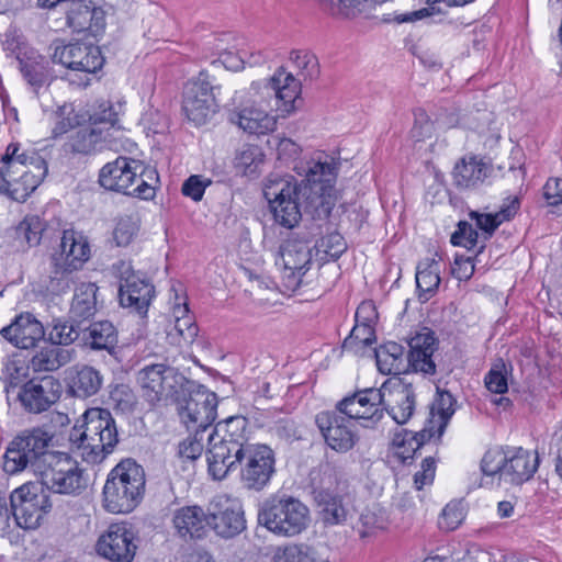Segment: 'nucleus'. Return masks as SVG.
<instances>
[{
  "label": "nucleus",
  "mask_w": 562,
  "mask_h": 562,
  "mask_svg": "<svg viewBox=\"0 0 562 562\" xmlns=\"http://www.w3.org/2000/svg\"><path fill=\"white\" fill-rule=\"evenodd\" d=\"M337 164L311 161L305 178L297 183L292 177L269 178L263 195L269 202L276 223L293 228L299 224L302 212L314 220L327 218L335 205V182Z\"/></svg>",
  "instance_id": "nucleus-1"
},
{
  "label": "nucleus",
  "mask_w": 562,
  "mask_h": 562,
  "mask_svg": "<svg viewBox=\"0 0 562 562\" xmlns=\"http://www.w3.org/2000/svg\"><path fill=\"white\" fill-rule=\"evenodd\" d=\"M254 99L250 104L231 114V121L249 134H266L276 128L277 120L268 113L270 101L274 99L278 110L290 114L301 92L300 81L293 75L279 70L263 83L254 82L250 88Z\"/></svg>",
  "instance_id": "nucleus-2"
},
{
  "label": "nucleus",
  "mask_w": 562,
  "mask_h": 562,
  "mask_svg": "<svg viewBox=\"0 0 562 562\" xmlns=\"http://www.w3.org/2000/svg\"><path fill=\"white\" fill-rule=\"evenodd\" d=\"M69 442L86 462H102L119 442L111 412L101 407L87 409L82 415V424L75 425L70 430Z\"/></svg>",
  "instance_id": "nucleus-3"
},
{
  "label": "nucleus",
  "mask_w": 562,
  "mask_h": 562,
  "mask_svg": "<svg viewBox=\"0 0 562 562\" xmlns=\"http://www.w3.org/2000/svg\"><path fill=\"white\" fill-rule=\"evenodd\" d=\"M248 426L244 416H232L217 423L209 435L207 472L213 480H224L227 476L225 464L254 445L249 442Z\"/></svg>",
  "instance_id": "nucleus-4"
},
{
  "label": "nucleus",
  "mask_w": 562,
  "mask_h": 562,
  "mask_svg": "<svg viewBox=\"0 0 562 562\" xmlns=\"http://www.w3.org/2000/svg\"><path fill=\"white\" fill-rule=\"evenodd\" d=\"M145 471L132 459L122 460L109 473L103 487V506L113 514L134 510L145 494Z\"/></svg>",
  "instance_id": "nucleus-5"
},
{
  "label": "nucleus",
  "mask_w": 562,
  "mask_h": 562,
  "mask_svg": "<svg viewBox=\"0 0 562 562\" xmlns=\"http://www.w3.org/2000/svg\"><path fill=\"white\" fill-rule=\"evenodd\" d=\"M53 435L33 427L19 432L8 445L3 457V470L10 475L31 471L38 475L55 451L50 450Z\"/></svg>",
  "instance_id": "nucleus-6"
},
{
  "label": "nucleus",
  "mask_w": 562,
  "mask_h": 562,
  "mask_svg": "<svg viewBox=\"0 0 562 562\" xmlns=\"http://www.w3.org/2000/svg\"><path fill=\"white\" fill-rule=\"evenodd\" d=\"M257 519L260 526L282 537H294L306 529L308 508L297 498L273 494L260 503Z\"/></svg>",
  "instance_id": "nucleus-7"
},
{
  "label": "nucleus",
  "mask_w": 562,
  "mask_h": 562,
  "mask_svg": "<svg viewBox=\"0 0 562 562\" xmlns=\"http://www.w3.org/2000/svg\"><path fill=\"white\" fill-rule=\"evenodd\" d=\"M155 173L142 161L120 156L101 168L99 183L106 190L147 200L155 194L154 187L147 181Z\"/></svg>",
  "instance_id": "nucleus-8"
},
{
  "label": "nucleus",
  "mask_w": 562,
  "mask_h": 562,
  "mask_svg": "<svg viewBox=\"0 0 562 562\" xmlns=\"http://www.w3.org/2000/svg\"><path fill=\"white\" fill-rule=\"evenodd\" d=\"M88 238L72 228L64 229L58 249L52 255V270L48 288L54 293L64 292L70 286L71 273L79 270L90 259Z\"/></svg>",
  "instance_id": "nucleus-9"
},
{
  "label": "nucleus",
  "mask_w": 562,
  "mask_h": 562,
  "mask_svg": "<svg viewBox=\"0 0 562 562\" xmlns=\"http://www.w3.org/2000/svg\"><path fill=\"white\" fill-rule=\"evenodd\" d=\"M225 465H227V475L239 470L244 487L259 492L269 484L276 473V456L269 446L254 443Z\"/></svg>",
  "instance_id": "nucleus-10"
},
{
  "label": "nucleus",
  "mask_w": 562,
  "mask_h": 562,
  "mask_svg": "<svg viewBox=\"0 0 562 562\" xmlns=\"http://www.w3.org/2000/svg\"><path fill=\"white\" fill-rule=\"evenodd\" d=\"M143 396L150 406L171 400L180 403V393L186 385H192L177 369L164 363L144 367L137 373Z\"/></svg>",
  "instance_id": "nucleus-11"
},
{
  "label": "nucleus",
  "mask_w": 562,
  "mask_h": 562,
  "mask_svg": "<svg viewBox=\"0 0 562 562\" xmlns=\"http://www.w3.org/2000/svg\"><path fill=\"white\" fill-rule=\"evenodd\" d=\"M180 393L178 413L188 430L205 432L217 417L218 397L203 385L191 381Z\"/></svg>",
  "instance_id": "nucleus-12"
},
{
  "label": "nucleus",
  "mask_w": 562,
  "mask_h": 562,
  "mask_svg": "<svg viewBox=\"0 0 562 562\" xmlns=\"http://www.w3.org/2000/svg\"><path fill=\"white\" fill-rule=\"evenodd\" d=\"M48 171L43 157H33L29 165L12 160L0 168V194L24 202L41 184Z\"/></svg>",
  "instance_id": "nucleus-13"
},
{
  "label": "nucleus",
  "mask_w": 562,
  "mask_h": 562,
  "mask_svg": "<svg viewBox=\"0 0 562 562\" xmlns=\"http://www.w3.org/2000/svg\"><path fill=\"white\" fill-rule=\"evenodd\" d=\"M38 475L42 484L57 494L79 495L88 487L83 470L63 452L55 451Z\"/></svg>",
  "instance_id": "nucleus-14"
},
{
  "label": "nucleus",
  "mask_w": 562,
  "mask_h": 562,
  "mask_svg": "<svg viewBox=\"0 0 562 562\" xmlns=\"http://www.w3.org/2000/svg\"><path fill=\"white\" fill-rule=\"evenodd\" d=\"M10 513L16 525L23 529H35L50 510L52 503L47 493L34 484H24L10 495Z\"/></svg>",
  "instance_id": "nucleus-15"
},
{
  "label": "nucleus",
  "mask_w": 562,
  "mask_h": 562,
  "mask_svg": "<svg viewBox=\"0 0 562 562\" xmlns=\"http://www.w3.org/2000/svg\"><path fill=\"white\" fill-rule=\"evenodd\" d=\"M50 48H53L52 61L74 71L94 74L104 65L100 47L92 43L63 44L60 41H55Z\"/></svg>",
  "instance_id": "nucleus-16"
},
{
  "label": "nucleus",
  "mask_w": 562,
  "mask_h": 562,
  "mask_svg": "<svg viewBox=\"0 0 562 562\" xmlns=\"http://www.w3.org/2000/svg\"><path fill=\"white\" fill-rule=\"evenodd\" d=\"M217 110L209 75L201 71L183 90L182 111L195 125L205 124Z\"/></svg>",
  "instance_id": "nucleus-17"
},
{
  "label": "nucleus",
  "mask_w": 562,
  "mask_h": 562,
  "mask_svg": "<svg viewBox=\"0 0 562 562\" xmlns=\"http://www.w3.org/2000/svg\"><path fill=\"white\" fill-rule=\"evenodd\" d=\"M277 266L282 268L283 285L291 291L296 290L312 262V247L305 240L289 238L279 250Z\"/></svg>",
  "instance_id": "nucleus-18"
},
{
  "label": "nucleus",
  "mask_w": 562,
  "mask_h": 562,
  "mask_svg": "<svg viewBox=\"0 0 562 562\" xmlns=\"http://www.w3.org/2000/svg\"><path fill=\"white\" fill-rule=\"evenodd\" d=\"M61 384L53 375L32 378L22 384L16 398L22 408L30 414H41L58 402Z\"/></svg>",
  "instance_id": "nucleus-19"
},
{
  "label": "nucleus",
  "mask_w": 562,
  "mask_h": 562,
  "mask_svg": "<svg viewBox=\"0 0 562 562\" xmlns=\"http://www.w3.org/2000/svg\"><path fill=\"white\" fill-rule=\"evenodd\" d=\"M384 397V384L381 389H364L339 401L337 409L349 419H362L364 427H372L383 417Z\"/></svg>",
  "instance_id": "nucleus-20"
},
{
  "label": "nucleus",
  "mask_w": 562,
  "mask_h": 562,
  "mask_svg": "<svg viewBox=\"0 0 562 562\" xmlns=\"http://www.w3.org/2000/svg\"><path fill=\"white\" fill-rule=\"evenodd\" d=\"M117 270L121 280L119 288L120 304L145 315L155 294L154 285L145 277L136 273L128 262L122 261Z\"/></svg>",
  "instance_id": "nucleus-21"
},
{
  "label": "nucleus",
  "mask_w": 562,
  "mask_h": 562,
  "mask_svg": "<svg viewBox=\"0 0 562 562\" xmlns=\"http://www.w3.org/2000/svg\"><path fill=\"white\" fill-rule=\"evenodd\" d=\"M352 420L337 408L321 412L315 417L316 426L326 445L330 449L342 453L351 450L359 440L358 435L352 429Z\"/></svg>",
  "instance_id": "nucleus-22"
},
{
  "label": "nucleus",
  "mask_w": 562,
  "mask_h": 562,
  "mask_svg": "<svg viewBox=\"0 0 562 562\" xmlns=\"http://www.w3.org/2000/svg\"><path fill=\"white\" fill-rule=\"evenodd\" d=\"M218 537L231 539L246 529L241 505L226 497H218L209 505V530Z\"/></svg>",
  "instance_id": "nucleus-23"
},
{
  "label": "nucleus",
  "mask_w": 562,
  "mask_h": 562,
  "mask_svg": "<svg viewBox=\"0 0 562 562\" xmlns=\"http://www.w3.org/2000/svg\"><path fill=\"white\" fill-rule=\"evenodd\" d=\"M137 546L132 530L123 524H113L97 542V551L113 562H131Z\"/></svg>",
  "instance_id": "nucleus-24"
},
{
  "label": "nucleus",
  "mask_w": 562,
  "mask_h": 562,
  "mask_svg": "<svg viewBox=\"0 0 562 562\" xmlns=\"http://www.w3.org/2000/svg\"><path fill=\"white\" fill-rule=\"evenodd\" d=\"M385 397L383 412L386 411L395 423L403 425L413 416L416 396L411 383L402 379L389 380L384 383Z\"/></svg>",
  "instance_id": "nucleus-25"
},
{
  "label": "nucleus",
  "mask_w": 562,
  "mask_h": 562,
  "mask_svg": "<svg viewBox=\"0 0 562 562\" xmlns=\"http://www.w3.org/2000/svg\"><path fill=\"white\" fill-rule=\"evenodd\" d=\"M0 335L12 346L29 349L44 338L45 330L42 323L31 313H21L10 325L0 330Z\"/></svg>",
  "instance_id": "nucleus-26"
},
{
  "label": "nucleus",
  "mask_w": 562,
  "mask_h": 562,
  "mask_svg": "<svg viewBox=\"0 0 562 562\" xmlns=\"http://www.w3.org/2000/svg\"><path fill=\"white\" fill-rule=\"evenodd\" d=\"M172 526L184 541L203 539L209 533V509L199 505L180 507L173 513Z\"/></svg>",
  "instance_id": "nucleus-27"
},
{
  "label": "nucleus",
  "mask_w": 562,
  "mask_h": 562,
  "mask_svg": "<svg viewBox=\"0 0 562 562\" xmlns=\"http://www.w3.org/2000/svg\"><path fill=\"white\" fill-rule=\"evenodd\" d=\"M437 348V338L430 330L416 334L409 341V352L407 356L408 367L414 372L424 374H435L436 364L432 360L434 351Z\"/></svg>",
  "instance_id": "nucleus-28"
},
{
  "label": "nucleus",
  "mask_w": 562,
  "mask_h": 562,
  "mask_svg": "<svg viewBox=\"0 0 562 562\" xmlns=\"http://www.w3.org/2000/svg\"><path fill=\"white\" fill-rule=\"evenodd\" d=\"M67 391L77 398L95 395L102 387L103 376L99 370L87 364H77L67 370Z\"/></svg>",
  "instance_id": "nucleus-29"
},
{
  "label": "nucleus",
  "mask_w": 562,
  "mask_h": 562,
  "mask_svg": "<svg viewBox=\"0 0 562 562\" xmlns=\"http://www.w3.org/2000/svg\"><path fill=\"white\" fill-rule=\"evenodd\" d=\"M538 459L522 448L508 451L504 467V480L512 484H522L531 479L537 471Z\"/></svg>",
  "instance_id": "nucleus-30"
},
{
  "label": "nucleus",
  "mask_w": 562,
  "mask_h": 562,
  "mask_svg": "<svg viewBox=\"0 0 562 562\" xmlns=\"http://www.w3.org/2000/svg\"><path fill=\"white\" fill-rule=\"evenodd\" d=\"M117 342V330L109 321L94 322L81 330V345L88 349L113 355Z\"/></svg>",
  "instance_id": "nucleus-31"
},
{
  "label": "nucleus",
  "mask_w": 562,
  "mask_h": 562,
  "mask_svg": "<svg viewBox=\"0 0 562 562\" xmlns=\"http://www.w3.org/2000/svg\"><path fill=\"white\" fill-rule=\"evenodd\" d=\"M18 61L24 79L35 91L52 80L48 60L35 50H25L23 55L19 53Z\"/></svg>",
  "instance_id": "nucleus-32"
},
{
  "label": "nucleus",
  "mask_w": 562,
  "mask_h": 562,
  "mask_svg": "<svg viewBox=\"0 0 562 562\" xmlns=\"http://www.w3.org/2000/svg\"><path fill=\"white\" fill-rule=\"evenodd\" d=\"M110 137L111 134H108V131L88 124L80 126L68 137L65 148L74 154L87 155L95 150L99 144L108 142Z\"/></svg>",
  "instance_id": "nucleus-33"
},
{
  "label": "nucleus",
  "mask_w": 562,
  "mask_h": 562,
  "mask_svg": "<svg viewBox=\"0 0 562 562\" xmlns=\"http://www.w3.org/2000/svg\"><path fill=\"white\" fill-rule=\"evenodd\" d=\"M72 356L74 350L52 345L45 346L34 352L29 367L34 373L53 372L69 363Z\"/></svg>",
  "instance_id": "nucleus-34"
},
{
  "label": "nucleus",
  "mask_w": 562,
  "mask_h": 562,
  "mask_svg": "<svg viewBox=\"0 0 562 562\" xmlns=\"http://www.w3.org/2000/svg\"><path fill=\"white\" fill-rule=\"evenodd\" d=\"M98 286L94 283H81L75 289L70 307V318L80 324L92 318L97 313Z\"/></svg>",
  "instance_id": "nucleus-35"
},
{
  "label": "nucleus",
  "mask_w": 562,
  "mask_h": 562,
  "mask_svg": "<svg viewBox=\"0 0 562 562\" xmlns=\"http://www.w3.org/2000/svg\"><path fill=\"white\" fill-rule=\"evenodd\" d=\"M488 167L475 157L461 159L453 169V182L460 189L474 188L487 177Z\"/></svg>",
  "instance_id": "nucleus-36"
},
{
  "label": "nucleus",
  "mask_w": 562,
  "mask_h": 562,
  "mask_svg": "<svg viewBox=\"0 0 562 562\" xmlns=\"http://www.w3.org/2000/svg\"><path fill=\"white\" fill-rule=\"evenodd\" d=\"M440 284V266L435 258L422 260L416 270V288L422 301H428Z\"/></svg>",
  "instance_id": "nucleus-37"
},
{
  "label": "nucleus",
  "mask_w": 562,
  "mask_h": 562,
  "mask_svg": "<svg viewBox=\"0 0 562 562\" xmlns=\"http://www.w3.org/2000/svg\"><path fill=\"white\" fill-rule=\"evenodd\" d=\"M314 499L321 508L322 519L326 525H338L346 520L347 512L341 497L324 488L313 491Z\"/></svg>",
  "instance_id": "nucleus-38"
},
{
  "label": "nucleus",
  "mask_w": 562,
  "mask_h": 562,
  "mask_svg": "<svg viewBox=\"0 0 562 562\" xmlns=\"http://www.w3.org/2000/svg\"><path fill=\"white\" fill-rule=\"evenodd\" d=\"M376 367L383 374H400L404 370V347L387 341L374 350Z\"/></svg>",
  "instance_id": "nucleus-39"
},
{
  "label": "nucleus",
  "mask_w": 562,
  "mask_h": 562,
  "mask_svg": "<svg viewBox=\"0 0 562 562\" xmlns=\"http://www.w3.org/2000/svg\"><path fill=\"white\" fill-rule=\"evenodd\" d=\"M518 209L519 200L514 198L509 200L508 203L504 204L496 213H479L472 211L470 217L475 221L477 228L487 234V237H491L502 223L514 217Z\"/></svg>",
  "instance_id": "nucleus-40"
},
{
  "label": "nucleus",
  "mask_w": 562,
  "mask_h": 562,
  "mask_svg": "<svg viewBox=\"0 0 562 562\" xmlns=\"http://www.w3.org/2000/svg\"><path fill=\"white\" fill-rule=\"evenodd\" d=\"M29 364L25 366L23 361L18 359H7L0 373V381L3 383L7 396L15 389H20L25 383L29 376Z\"/></svg>",
  "instance_id": "nucleus-41"
},
{
  "label": "nucleus",
  "mask_w": 562,
  "mask_h": 562,
  "mask_svg": "<svg viewBox=\"0 0 562 562\" xmlns=\"http://www.w3.org/2000/svg\"><path fill=\"white\" fill-rule=\"evenodd\" d=\"M109 400L115 413L125 416L134 414L138 405V400L133 389L124 383L111 386Z\"/></svg>",
  "instance_id": "nucleus-42"
},
{
  "label": "nucleus",
  "mask_w": 562,
  "mask_h": 562,
  "mask_svg": "<svg viewBox=\"0 0 562 562\" xmlns=\"http://www.w3.org/2000/svg\"><path fill=\"white\" fill-rule=\"evenodd\" d=\"M46 229V224L38 215L26 216L16 227L15 235L21 241H24L27 247L40 245L43 234Z\"/></svg>",
  "instance_id": "nucleus-43"
},
{
  "label": "nucleus",
  "mask_w": 562,
  "mask_h": 562,
  "mask_svg": "<svg viewBox=\"0 0 562 562\" xmlns=\"http://www.w3.org/2000/svg\"><path fill=\"white\" fill-rule=\"evenodd\" d=\"M375 340L373 325L370 324V317L364 316L363 322H356L350 335L344 340L342 347L357 352L359 347H368Z\"/></svg>",
  "instance_id": "nucleus-44"
},
{
  "label": "nucleus",
  "mask_w": 562,
  "mask_h": 562,
  "mask_svg": "<svg viewBox=\"0 0 562 562\" xmlns=\"http://www.w3.org/2000/svg\"><path fill=\"white\" fill-rule=\"evenodd\" d=\"M81 328L63 319H54L48 333V340L52 346H69L77 339L81 340Z\"/></svg>",
  "instance_id": "nucleus-45"
},
{
  "label": "nucleus",
  "mask_w": 562,
  "mask_h": 562,
  "mask_svg": "<svg viewBox=\"0 0 562 562\" xmlns=\"http://www.w3.org/2000/svg\"><path fill=\"white\" fill-rule=\"evenodd\" d=\"M456 403L457 401L450 392L438 390L437 398L434 402L430 411L432 416L436 414L439 416L438 438L441 437L449 419L454 414Z\"/></svg>",
  "instance_id": "nucleus-46"
},
{
  "label": "nucleus",
  "mask_w": 562,
  "mask_h": 562,
  "mask_svg": "<svg viewBox=\"0 0 562 562\" xmlns=\"http://www.w3.org/2000/svg\"><path fill=\"white\" fill-rule=\"evenodd\" d=\"M186 313H188V305L186 303L183 306L180 304L175 306V329L184 342L192 344L198 336L199 328L191 316L184 315Z\"/></svg>",
  "instance_id": "nucleus-47"
},
{
  "label": "nucleus",
  "mask_w": 562,
  "mask_h": 562,
  "mask_svg": "<svg viewBox=\"0 0 562 562\" xmlns=\"http://www.w3.org/2000/svg\"><path fill=\"white\" fill-rule=\"evenodd\" d=\"M119 122V113L114 110L110 101H102L95 110L89 115V124L102 127L104 131L114 128Z\"/></svg>",
  "instance_id": "nucleus-48"
},
{
  "label": "nucleus",
  "mask_w": 562,
  "mask_h": 562,
  "mask_svg": "<svg viewBox=\"0 0 562 562\" xmlns=\"http://www.w3.org/2000/svg\"><path fill=\"white\" fill-rule=\"evenodd\" d=\"M484 383L486 389L492 393L504 394L507 392V370L502 359L492 366L484 378Z\"/></svg>",
  "instance_id": "nucleus-49"
},
{
  "label": "nucleus",
  "mask_w": 562,
  "mask_h": 562,
  "mask_svg": "<svg viewBox=\"0 0 562 562\" xmlns=\"http://www.w3.org/2000/svg\"><path fill=\"white\" fill-rule=\"evenodd\" d=\"M434 432L430 429H423L420 431H408L403 429L401 432H396L393 437V446L405 447L409 445L412 451L417 453L418 450L431 439Z\"/></svg>",
  "instance_id": "nucleus-50"
},
{
  "label": "nucleus",
  "mask_w": 562,
  "mask_h": 562,
  "mask_svg": "<svg viewBox=\"0 0 562 562\" xmlns=\"http://www.w3.org/2000/svg\"><path fill=\"white\" fill-rule=\"evenodd\" d=\"M194 432L193 436H189L184 440H182L178 446V456L183 461L193 462L198 460L204 449L203 445V431L192 430Z\"/></svg>",
  "instance_id": "nucleus-51"
},
{
  "label": "nucleus",
  "mask_w": 562,
  "mask_h": 562,
  "mask_svg": "<svg viewBox=\"0 0 562 562\" xmlns=\"http://www.w3.org/2000/svg\"><path fill=\"white\" fill-rule=\"evenodd\" d=\"M138 231V221L132 215L122 216L114 228L113 238L119 247L127 246Z\"/></svg>",
  "instance_id": "nucleus-52"
},
{
  "label": "nucleus",
  "mask_w": 562,
  "mask_h": 562,
  "mask_svg": "<svg viewBox=\"0 0 562 562\" xmlns=\"http://www.w3.org/2000/svg\"><path fill=\"white\" fill-rule=\"evenodd\" d=\"M464 519L461 502H451L446 505L438 519V526L445 531L456 530Z\"/></svg>",
  "instance_id": "nucleus-53"
},
{
  "label": "nucleus",
  "mask_w": 562,
  "mask_h": 562,
  "mask_svg": "<svg viewBox=\"0 0 562 562\" xmlns=\"http://www.w3.org/2000/svg\"><path fill=\"white\" fill-rule=\"evenodd\" d=\"M507 452L501 449L488 450L481 461V470L485 475L499 474L504 479V467L506 465Z\"/></svg>",
  "instance_id": "nucleus-54"
},
{
  "label": "nucleus",
  "mask_w": 562,
  "mask_h": 562,
  "mask_svg": "<svg viewBox=\"0 0 562 562\" xmlns=\"http://www.w3.org/2000/svg\"><path fill=\"white\" fill-rule=\"evenodd\" d=\"M291 58L304 79L313 80L318 77L319 65L316 56L307 52H293Z\"/></svg>",
  "instance_id": "nucleus-55"
},
{
  "label": "nucleus",
  "mask_w": 562,
  "mask_h": 562,
  "mask_svg": "<svg viewBox=\"0 0 562 562\" xmlns=\"http://www.w3.org/2000/svg\"><path fill=\"white\" fill-rule=\"evenodd\" d=\"M479 239L477 231L468 222H459L458 229L451 236V243L454 246H463L472 249L476 246Z\"/></svg>",
  "instance_id": "nucleus-56"
},
{
  "label": "nucleus",
  "mask_w": 562,
  "mask_h": 562,
  "mask_svg": "<svg viewBox=\"0 0 562 562\" xmlns=\"http://www.w3.org/2000/svg\"><path fill=\"white\" fill-rule=\"evenodd\" d=\"M212 183L207 178L199 175L190 176L182 184L181 192L184 196L198 202L201 201L205 189Z\"/></svg>",
  "instance_id": "nucleus-57"
},
{
  "label": "nucleus",
  "mask_w": 562,
  "mask_h": 562,
  "mask_svg": "<svg viewBox=\"0 0 562 562\" xmlns=\"http://www.w3.org/2000/svg\"><path fill=\"white\" fill-rule=\"evenodd\" d=\"M66 114V108L63 106L56 113L57 121L52 131L53 138L61 137L64 134L80 125L79 116L71 110Z\"/></svg>",
  "instance_id": "nucleus-58"
},
{
  "label": "nucleus",
  "mask_w": 562,
  "mask_h": 562,
  "mask_svg": "<svg viewBox=\"0 0 562 562\" xmlns=\"http://www.w3.org/2000/svg\"><path fill=\"white\" fill-rule=\"evenodd\" d=\"M274 562H313V560L307 546L292 544L278 552L274 555Z\"/></svg>",
  "instance_id": "nucleus-59"
},
{
  "label": "nucleus",
  "mask_w": 562,
  "mask_h": 562,
  "mask_svg": "<svg viewBox=\"0 0 562 562\" xmlns=\"http://www.w3.org/2000/svg\"><path fill=\"white\" fill-rule=\"evenodd\" d=\"M262 154L256 146H248L243 149L236 157V164L243 168L245 173H252L256 171L257 166L262 162Z\"/></svg>",
  "instance_id": "nucleus-60"
},
{
  "label": "nucleus",
  "mask_w": 562,
  "mask_h": 562,
  "mask_svg": "<svg viewBox=\"0 0 562 562\" xmlns=\"http://www.w3.org/2000/svg\"><path fill=\"white\" fill-rule=\"evenodd\" d=\"M414 126L412 128V135L417 140H422L426 137H430L434 132V122L424 109H417L414 112Z\"/></svg>",
  "instance_id": "nucleus-61"
},
{
  "label": "nucleus",
  "mask_w": 562,
  "mask_h": 562,
  "mask_svg": "<svg viewBox=\"0 0 562 562\" xmlns=\"http://www.w3.org/2000/svg\"><path fill=\"white\" fill-rule=\"evenodd\" d=\"M436 460L432 457H426L422 462V470L414 475V484L417 490L431 484L435 479Z\"/></svg>",
  "instance_id": "nucleus-62"
},
{
  "label": "nucleus",
  "mask_w": 562,
  "mask_h": 562,
  "mask_svg": "<svg viewBox=\"0 0 562 562\" xmlns=\"http://www.w3.org/2000/svg\"><path fill=\"white\" fill-rule=\"evenodd\" d=\"M86 1H76L67 15L68 24L78 30H86L90 16L85 14V10H91L92 7L85 3Z\"/></svg>",
  "instance_id": "nucleus-63"
},
{
  "label": "nucleus",
  "mask_w": 562,
  "mask_h": 562,
  "mask_svg": "<svg viewBox=\"0 0 562 562\" xmlns=\"http://www.w3.org/2000/svg\"><path fill=\"white\" fill-rule=\"evenodd\" d=\"M543 199L550 206L562 204V178H550L542 188Z\"/></svg>",
  "instance_id": "nucleus-64"
}]
</instances>
